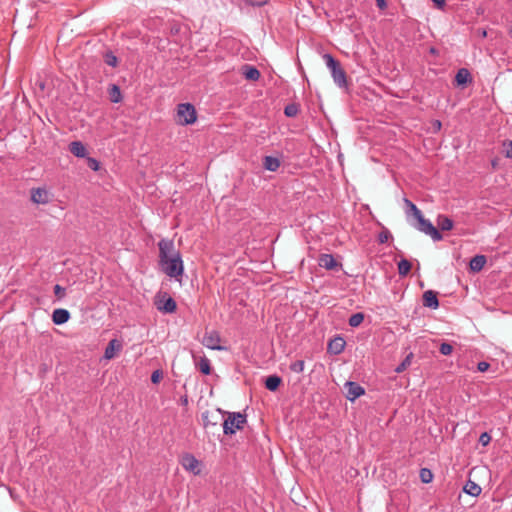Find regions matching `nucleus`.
Listing matches in <instances>:
<instances>
[{
  "instance_id": "c03bdc74",
  "label": "nucleus",
  "mask_w": 512,
  "mask_h": 512,
  "mask_svg": "<svg viewBox=\"0 0 512 512\" xmlns=\"http://www.w3.org/2000/svg\"><path fill=\"white\" fill-rule=\"evenodd\" d=\"M432 2L439 8H443L445 5V0H432Z\"/></svg>"
},
{
  "instance_id": "a18cd8bd",
  "label": "nucleus",
  "mask_w": 512,
  "mask_h": 512,
  "mask_svg": "<svg viewBox=\"0 0 512 512\" xmlns=\"http://www.w3.org/2000/svg\"><path fill=\"white\" fill-rule=\"evenodd\" d=\"M181 404L182 405H187L188 404V397L185 395L183 397H181Z\"/></svg>"
},
{
  "instance_id": "37998d69",
  "label": "nucleus",
  "mask_w": 512,
  "mask_h": 512,
  "mask_svg": "<svg viewBox=\"0 0 512 512\" xmlns=\"http://www.w3.org/2000/svg\"><path fill=\"white\" fill-rule=\"evenodd\" d=\"M376 5L380 10H384L387 7L386 0H376Z\"/></svg>"
},
{
  "instance_id": "72a5a7b5",
  "label": "nucleus",
  "mask_w": 512,
  "mask_h": 512,
  "mask_svg": "<svg viewBox=\"0 0 512 512\" xmlns=\"http://www.w3.org/2000/svg\"><path fill=\"white\" fill-rule=\"evenodd\" d=\"M54 294L57 297V299L61 300L66 295V289L64 287L60 286L59 284H56L54 286Z\"/></svg>"
},
{
  "instance_id": "a211bd4d",
  "label": "nucleus",
  "mask_w": 512,
  "mask_h": 512,
  "mask_svg": "<svg viewBox=\"0 0 512 512\" xmlns=\"http://www.w3.org/2000/svg\"><path fill=\"white\" fill-rule=\"evenodd\" d=\"M69 151L78 158H84L87 154L86 147L80 141L71 142L69 145Z\"/></svg>"
},
{
  "instance_id": "0eeeda50",
  "label": "nucleus",
  "mask_w": 512,
  "mask_h": 512,
  "mask_svg": "<svg viewBox=\"0 0 512 512\" xmlns=\"http://www.w3.org/2000/svg\"><path fill=\"white\" fill-rule=\"evenodd\" d=\"M31 200L35 204H48L52 200V194L44 187L33 188Z\"/></svg>"
},
{
  "instance_id": "cd10ccee",
  "label": "nucleus",
  "mask_w": 512,
  "mask_h": 512,
  "mask_svg": "<svg viewBox=\"0 0 512 512\" xmlns=\"http://www.w3.org/2000/svg\"><path fill=\"white\" fill-rule=\"evenodd\" d=\"M420 479L423 483H430L433 479V474L431 472V470L427 469V468H422L420 470Z\"/></svg>"
},
{
  "instance_id": "5701e85b",
  "label": "nucleus",
  "mask_w": 512,
  "mask_h": 512,
  "mask_svg": "<svg viewBox=\"0 0 512 512\" xmlns=\"http://www.w3.org/2000/svg\"><path fill=\"white\" fill-rule=\"evenodd\" d=\"M281 384V378L277 375L268 376L265 380V387L270 391H275Z\"/></svg>"
},
{
  "instance_id": "473e14b6",
  "label": "nucleus",
  "mask_w": 512,
  "mask_h": 512,
  "mask_svg": "<svg viewBox=\"0 0 512 512\" xmlns=\"http://www.w3.org/2000/svg\"><path fill=\"white\" fill-rule=\"evenodd\" d=\"M439 351L442 355H450L453 351V347L451 344L449 343H446V342H443L441 345H440V348H439Z\"/></svg>"
},
{
  "instance_id": "ddd939ff",
  "label": "nucleus",
  "mask_w": 512,
  "mask_h": 512,
  "mask_svg": "<svg viewBox=\"0 0 512 512\" xmlns=\"http://www.w3.org/2000/svg\"><path fill=\"white\" fill-rule=\"evenodd\" d=\"M423 305L431 309H437L439 307V301L436 292L427 290L423 293Z\"/></svg>"
},
{
  "instance_id": "c85d7f7f",
  "label": "nucleus",
  "mask_w": 512,
  "mask_h": 512,
  "mask_svg": "<svg viewBox=\"0 0 512 512\" xmlns=\"http://www.w3.org/2000/svg\"><path fill=\"white\" fill-rule=\"evenodd\" d=\"M305 362L304 360H296L291 363L290 370L294 373H302L304 371Z\"/></svg>"
},
{
  "instance_id": "6ab92c4d",
  "label": "nucleus",
  "mask_w": 512,
  "mask_h": 512,
  "mask_svg": "<svg viewBox=\"0 0 512 512\" xmlns=\"http://www.w3.org/2000/svg\"><path fill=\"white\" fill-rule=\"evenodd\" d=\"M262 164H263L264 169L271 171V172H275L279 169V167L281 165V161L279 158L274 157V156H265L263 158Z\"/></svg>"
},
{
  "instance_id": "c756f323",
  "label": "nucleus",
  "mask_w": 512,
  "mask_h": 512,
  "mask_svg": "<svg viewBox=\"0 0 512 512\" xmlns=\"http://www.w3.org/2000/svg\"><path fill=\"white\" fill-rule=\"evenodd\" d=\"M404 201L415 218H418L420 217V215H422V212L417 208V206L413 202H411L408 199H405Z\"/></svg>"
},
{
  "instance_id": "4468645a",
  "label": "nucleus",
  "mask_w": 512,
  "mask_h": 512,
  "mask_svg": "<svg viewBox=\"0 0 512 512\" xmlns=\"http://www.w3.org/2000/svg\"><path fill=\"white\" fill-rule=\"evenodd\" d=\"M70 318V313L66 309L58 308L52 313V321L56 325H62L66 323Z\"/></svg>"
},
{
  "instance_id": "9b49d317",
  "label": "nucleus",
  "mask_w": 512,
  "mask_h": 512,
  "mask_svg": "<svg viewBox=\"0 0 512 512\" xmlns=\"http://www.w3.org/2000/svg\"><path fill=\"white\" fill-rule=\"evenodd\" d=\"M157 309L164 313H173L176 311L177 304L172 297H166L156 302Z\"/></svg>"
},
{
  "instance_id": "2f4dec72",
  "label": "nucleus",
  "mask_w": 512,
  "mask_h": 512,
  "mask_svg": "<svg viewBox=\"0 0 512 512\" xmlns=\"http://www.w3.org/2000/svg\"><path fill=\"white\" fill-rule=\"evenodd\" d=\"M504 155L506 158L512 159V140L504 141Z\"/></svg>"
},
{
  "instance_id": "a878e982",
  "label": "nucleus",
  "mask_w": 512,
  "mask_h": 512,
  "mask_svg": "<svg viewBox=\"0 0 512 512\" xmlns=\"http://www.w3.org/2000/svg\"><path fill=\"white\" fill-rule=\"evenodd\" d=\"M411 270V263L407 259L398 262V273L400 276H406Z\"/></svg>"
},
{
  "instance_id": "de8ad7c7",
  "label": "nucleus",
  "mask_w": 512,
  "mask_h": 512,
  "mask_svg": "<svg viewBox=\"0 0 512 512\" xmlns=\"http://www.w3.org/2000/svg\"><path fill=\"white\" fill-rule=\"evenodd\" d=\"M510 34H511V36H512V27H511V30H510Z\"/></svg>"
},
{
  "instance_id": "f3484780",
  "label": "nucleus",
  "mask_w": 512,
  "mask_h": 512,
  "mask_svg": "<svg viewBox=\"0 0 512 512\" xmlns=\"http://www.w3.org/2000/svg\"><path fill=\"white\" fill-rule=\"evenodd\" d=\"M345 340L342 337H335L328 343V351L334 354H340L345 348Z\"/></svg>"
},
{
  "instance_id": "ea45409f",
  "label": "nucleus",
  "mask_w": 512,
  "mask_h": 512,
  "mask_svg": "<svg viewBox=\"0 0 512 512\" xmlns=\"http://www.w3.org/2000/svg\"><path fill=\"white\" fill-rule=\"evenodd\" d=\"M489 367H490V364L488 362H485V361H481L477 365V369L480 372H486L489 369Z\"/></svg>"
},
{
  "instance_id": "423d86ee",
  "label": "nucleus",
  "mask_w": 512,
  "mask_h": 512,
  "mask_svg": "<svg viewBox=\"0 0 512 512\" xmlns=\"http://www.w3.org/2000/svg\"><path fill=\"white\" fill-rule=\"evenodd\" d=\"M180 464L186 471L193 475H199L201 473V462L190 453H185L181 456Z\"/></svg>"
},
{
  "instance_id": "2eb2a0df",
  "label": "nucleus",
  "mask_w": 512,
  "mask_h": 512,
  "mask_svg": "<svg viewBox=\"0 0 512 512\" xmlns=\"http://www.w3.org/2000/svg\"><path fill=\"white\" fill-rule=\"evenodd\" d=\"M193 359L195 362L196 367L204 374L209 375L211 373V365L210 360L206 357H197L196 355H193Z\"/></svg>"
},
{
  "instance_id": "20e7f679",
  "label": "nucleus",
  "mask_w": 512,
  "mask_h": 512,
  "mask_svg": "<svg viewBox=\"0 0 512 512\" xmlns=\"http://www.w3.org/2000/svg\"><path fill=\"white\" fill-rule=\"evenodd\" d=\"M197 119L195 107L190 103H181L177 106L176 121L180 125L193 124Z\"/></svg>"
},
{
  "instance_id": "f257e3e1",
  "label": "nucleus",
  "mask_w": 512,
  "mask_h": 512,
  "mask_svg": "<svg viewBox=\"0 0 512 512\" xmlns=\"http://www.w3.org/2000/svg\"><path fill=\"white\" fill-rule=\"evenodd\" d=\"M159 263L163 272L175 279L182 277L184 265L179 252H174V243L171 240L162 239L158 243Z\"/></svg>"
},
{
  "instance_id": "aec40b11",
  "label": "nucleus",
  "mask_w": 512,
  "mask_h": 512,
  "mask_svg": "<svg viewBox=\"0 0 512 512\" xmlns=\"http://www.w3.org/2000/svg\"><path fill=\"white\" fill-rule=\"evenodd\" d=\"M486 264V257L484 255H476L470 260V269L474 272H479Z\"/></svg>"
},
{
  "instance_id": "49530a36",
  "label": "nucleus",
  "mask_w": 512,
  "mask_h": 512,
  "mask_svg": "<svg viewBox=\"0 0 512 512\" xmlns=\"http://www.w3.org/2000/svg\"><path fill=\"white\" fill-rule=\"evenodd\" d=\"M435 127H437V129H440V127H441V122H440V121H436V123H435Z\"/></svg>"
},
{
  "instance_id": "1a4fd4ad",
  "label": "nucleus",
  "mask_w": 512,
  "mask_h": 512,
  "mask_svg": "<svg viewBox=\"0 0 512 512\" xmlns=\"http://www.w3.org/2000/svg\"><path fill=\"white\" fill-rule=\"evenodd\" d=\"M346 397L350 401H354L365 393L364 388L356 382L348 381L345 384Z\"/></svg>"
},
{
  "instance_id": "4be33fe9",
  "label": "nucleus",
  "mask_w": 512,
  "mask_h": 512,
  "mask_svg": "<svg viewBox=\"0 0 512 512\" xmlns=\"http://www.w3.org/2000/svg\"><path fill=\"white\" fill-rule=\"evenodd\" d=\"M243 69H244L243 74L246 79L252 80V81H257L260 78V72L254 66L245 65Z\"/></svg>"
},
{
  "instance_id": "dca6fc26",
  "label": "nucleus",
  "mask_w": 512,
  "mask_h": 512,
  "mask_svg": "<svg viewBox=\"0 0 512 512\" xmlns=\"http://www.w3.org/2000/svg\"><path fill=\"white\" fill-rule=\"evenodd\" d=\"M472 81L471 74L468 69L460 68L455 75V82L458 86H465Z\"/></svg>"
},
{
  "instance_id": "393cba45",
  "label": "nucleus",
  "mask_w": 512,
  "mask_h": 512,
  "mask_svg": "<svg viewBox=\"0 0 512 512\" xmlns=\"http://www.w3.org/2000/svg\"><path fill=\"white\" fill-rule=\"evenodd\" d=\"M110 100L113 103H119L122 100V94L120 88L117 85H111L109 89Z\"/></svg>"
},
{
  "instance_id": "f704fd0d",
  "label": "nucleus",
  "mask_w": 512,
  "mask_h": 512,
  "mask_svg": "<svg viewBox=\"0 0 512 512\" xmlns=\"http://www.w3.org/2000/svg\"><path fill=\"white\" fill-rule=\"evenodd\" d=\"M391 237V233L387 229H385L379 233L378 241L379 243L383 244L386 243Z\"/></svg>"
},
{
  "instance_id": "f03ea898",
  "label": "nucleus",
  "mask_w": 512,
  "mask_h": 512,
  "mask_svg": "<svg viewBox=\"0 0 512 512\" xmlns=\"http://www.w3.org/2000/svg\"><path fill=\"white\" fill-rule=\"evenodd\" d=\"M323 59L325 61L327 68L331 72V76L333 78L334 83L340 88L346 87V72L341 67L339 61H337L331 54L328 53L323 55Z\"/></svg>"
},
{
  "instance_id": "e433bc0d",
  "label": "nucleus",
  "mask_w": 512,
  "mask_h": 512,
  "mask_svg": "<svg viewBox=\"0 0 512 512\" xmlns=\"http://www.w3.org/2000/svg\"><path fill=\"white\" fill-rule=\"evenodd\" d=\"M210 417V412H205L202 414V420H203V425L205 428H208L209 425H217V421H212L209 419Z\"/></svg>"
},
{
  "instance_id": "b1692460",
  "label": "nucleus",
  "mask_w": 512,
  "mask_h": 512,
  "mask_svg": "<svg viewBox=\"0 0 512 512\" xmlns=\"http://www.w3.org/2000/svg\"><path fill=\"white\" fill-rule=\"evenodd\" d=\"M464 491H465V493L475 497V496H478L481 493L482 489L475 482L468 481L466 483V485L464 486Z\"/></svg>"
},
{
  "instance_id": "4c0bfd02",
  "label": "nucleus",
  "mask_w": 512,
  "mask_h": 512,
  "mask_svg": "<svg viewBox=\"0 0 512 512\" xmlns=\"http://www.w3.org/2000/svg\"><path fill=\"white\" fill-rule=\"evenodd\" d=\"M87 164L88 167L93 171H98L100 168V163L95 158L92 157L87 158Z\"/></svg>"
},
{
  "instance_id": "58836bf2",
  "label": "nucleus",
  "mask_w": 512,
  "mask_h": 512,
  "mask_svg": "<svg viewBox=\"0 0 512 512\" xmlns=\"http://www.w3.org/2000/svg\"><path fill=\"white\" fill-rule=\"evenodd\" d=\"M491 441V436L487 432H483L479 437V443L482 446H487Z\"/></svg>"
},
{
  "instance_id": "412c9836",
  "label": "nucleus",
  "mask_w": 512,
  "mask_h": 512,
  "mask_svg": "<svg viewBox=\"0 0 512 512\" xmlns=\"http://www.w3.org/2000/svg\"><path fill=\"white\" fill-rule=\"evenodd\" d=\"M436 223L442 231H450L453 228V221L445 215H439Z\"/></svg>"
},
{
  "instance_id": "39448f33",
  "label": "nucleus",
  "mask_w": 512,
  "mask_h": 512,
  "mask_svg": "<svg viewBox=\"0 0 512 512\" xmlns=\"http://www.w3.org/2000/svg\"><path fill=\"white\" fill-rule=\"evenodd\" d=\"M417 224L415 225V228L424 234L430 236L433 241H440L442 240V235L438 231V229L428 220L423 217V215H420V217L416 218Z\"/></svg>"
},
{
  "instance_id": "9d476101",
  "label": "nucleus",
  "mask_w": 512,
  "mask_h": 512,
  "mask_svg": "<svg viewBox=\"0 0 512 512\" xmlns=\"http://www.w3.org/2000/svg\"><path fill=\"white\" fill-rule=\"evenodd\" d=\"M123 348L122 343L118 339H112L105 348L104 358L106 360L113 359Z\"/></svg>"
},
{
  "instance_id": "7ed1b4c3",
  "label": "nucleus",
  "mask_w": 512,
  "mask_h": 512,
  "mask_svg": "<svg viewBox=\"0 0 512 512\" xmlns=\"http://www.w3.org/2000/svg\"><path fill=\"white\" fill-rule=\"evenodd\" d=\"M246 423V416L239 412L228 413L227 418L223 421V432L226 435H232L237 430H241Z\"/></svg>"
},
{
  "instance_id": "7c9ffc66",
  "label": "nucleus",
  "mask_w": 512,
  "mask_h": 512,
  "mask_svg": "<svg viewBox=\"0 0 512 512\" xmlns=\"http://www.w3.org/2000/svg\"><path fill=\"white\" fill-rule=\"evenodd\" d=\"M298 107L294 104L287 105L284 109V113L287 117H294L298 114Z\"/></svg>"
},
{
  "instance_id": "bb28decb",
  "label": "nucleus",
  "mask_w": 512,
  "mask_h": 512,
  "mask_svg": "<svg viewBox=\"0 0 512 512\" xmlns=\"http://www.w3.org/2000/svg\"><path fill=\"white\" fill-rule=\"evenodd\" d=\"M364 320L363 313H355L352 314L348 320V323L351 327H358Z\"/></svg>"
},
{
  "instance_id": "a19ab883",
  "label": "nucleus",
  "mask_w": 512,
  "mask_h": 512,
  "mask_svg": "<svg viewBox=\"0 0 512 512\" xmlns=\"http://www.w3.org/2000/svg\"><path fill=\"white\" fill-rule=\"evenodd\" d=\"M409 363V357H407L397 368H396V372L400 373L402 372L405 368H406V365Z\"/></svg>"
},
{
  "instance_id": "6e6552de",
  "label": "nucleus",
  "mask_w": 512,
  "mask_h": 512,
  "mask_svg": "<svg viewBox=\"0 0 512 512\" xmlns=\"http://www.w3.org/2000/svg\"><path fill=\"white\" fill-rule=\"evenodd\" d=\"M220 341L221 338L219 336V333L216 331H211L203 336L202 344L211 350L221 351L224 349V347L220 345Z\"/></svg>"
},
{
  "instance_id": "f8f14e48",
  "label": "nucleus",
  "mask_w": 512,
  "mask_h": 512,
  "mask_svg": "<svg viewBox=\"0 0 512 512\" xmlns=\"http://www.w3.org/2000/svg\"><path fill=\"white\" fill-rule=\"evenodd\" d=\"M320 267L326 270H335L340 266L336 259L331 254H321L318 260Z\"/></svg>"
},
{
  "instance_id": "c9c22d12",
  "label": "nucleus",
  "mask_w": 512,
  "mask_h": 512,
  "mask_svg": "<svg viewBox=\"0 0 512 512\" xmlns=\"http://www.w3.org/2000/svg\"><path fill=\"white\" fill-rule=\"evenodd\" d=\"M105 62L107 65L111 67H115L117 65V57L112 53H107L105 55Z\"/></svg>"
},
{
  "instance_id": "79ce46f5",
  "label": "nucleus",
  "mask_w": 512,
  "mask_h": 512,
  "mask_svg": "<svg viewBox=\"0 0 512 512\" xmlns=\"http://www.w3.org/2000/svg\"><path fill=\"white\" fill-rule=\"evenodd\" d=\"M159 379H160V372L159 371H154L151 375V381L153 383H158L159 382Z\"/></svg>"
}]
</instances>
